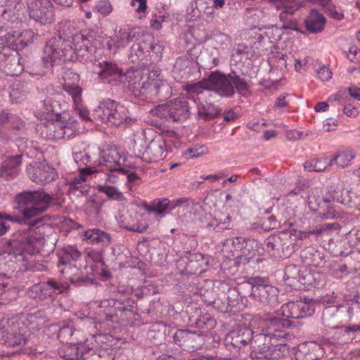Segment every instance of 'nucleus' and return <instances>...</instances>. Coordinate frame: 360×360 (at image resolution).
<instances>
[{
	"instance_id": "b1692460",
	"label": "nucleus",
	"mask_w": 360,
	"mask_h": 360,
	"mask_svg": "<svg viewBox=\"0 0 360 360\" xmlns=\"http://www.w3.org/2000/svg\"><path fill=\"white\" fill-rule=\"evenodd\" d=\"M191 11L188 12V21L205 20L210 22L214 18L213 7L207 5L203 1H195L191 4Z\"/></svg>"
},
{
	"instance_id": "0e129e2a",
	"label": "nucleus",
	"mask_w": 360,
	"mask_h": 360,
	"mask_svg": "<svg viewBox=\"0 0 360 360\" xmlns=\"http://www.w3.org/2000/svg\"><path fill=\"white\" fill-rule=\"evenodd\" d=\"M285 4L284 10L292 14L294 13V12L300 7V3L296 0H285Z\"/></svg>"
},
{
	"instance_id": "5701e85b",
	"label": "nucleus",
	"mask_w": 360,
	"mask_h": 360,
	"mask_svg": "<svg viewBox=\"0 0 360 360\" xmlns=\"http://www.w3.org/2000/svg\"><path fill=\"white\" fill-rule=\"evenodd\" d=\"M166 143L162 137H156L153 139L143 154V159L145 161L158 162L165 158L166 155Z\"/></svg>"
},
{
	"instance_id": "f257e3e1",
	"label": "nucleus",
	"mask_w": 360,
	"mask_h": 360,
	"mask_svg": "<svg viewBox=\"0 0 360 360\" xmlns=\"http://www.w3.org/2000/svg\"><path fill=\"white\" fill-rule=\"evenodd\" d=\"M32 240L30 232L19 231L6 241L0 252V277H11L14 271L27 269L25 250L30 248Z\"/></svg>"
},
{
	"instance_id": "e2e57ef3",
	"label": "nucleus",
	"mask_w": 360,
	"mask_h": 360,
	"mask_svg": "<svg viewBox=\"0 0 360 360\" xmlns=\"http://www.w3.org/2000/svg\"><path fill=\"white\" fill-rule=\"evenodd\" d=\"M66 256H69L72 260H77L81 257V252L75 247L69 246L65 249Z\"/></svg>"
},
{
	"instance_id": "6e6552de",
	"label": "nucleus",
	"mask_w": 360,
	"mask_h": 360,
	"mask_svg": "<svg viewBox=\"0 0 360 360\" xmlns=\"http://www.w3.org/2000/svg\"><path fill=\"white\" fill-rule=\"evenodd\" d=\"M296 231H284L268 237L265 240L268 251L278 259L288 258L296 250L297 241Z\"/></svg>"
},
{
	"instance_id": "a18cd8bd",
	"label": "nucleus",
	"mask_w": 360,
	"mask_h": 360,
	"mask_svg": "<svg viewBox=\"0 0 360 360\" xmlns=\"http://www.w3.org/2000/svg\"><path fill=\"white\" fill-rule=\"evenodd\" d=\"M192 61L187 57L179 58L174 64V68L179 72L189 73Z\"/></svg>"
},
{
	"instance_id": "5fc2aeb1",
	"label": "nucleus",
	"mask_w": 360,
	"mask_h": 360,
	"mask_svg": "<svg viewBox=\"0 0 360 360\" xmlns=\"http://www.w3.org/2000/svg\"><path fill=\"white\" fill-rule=\"evenodd\" d=\"M88 148L89 150L86 153L84 158H83V162L85 164H92L96 165L94 163V160H95L96 158H98V148L93 147L90 148L89 146H88Z\"/></svg>"
},
{
	"instance_id": "412c9836",
	"label": "nucleus",
	"mask_w": 360,
	"mask_h": 360,
	"mask_svg": "<svg viewBox=\"0 0 360 360\" xmlns=\"http://www.w3.org/2000/svg\"><path fill=\"white\" fill-rule=\"evenodd\" d=\"M332 200H336L338 202L346 204L349 202V199H346L342 198V196H339L338 195V191H334L333 193L330 197H323L322 192L318 188H314L311 189L309 191V195L307 197V202L309 209L313 211H317L322 201L328 203Z\"/></svg>"
},
{
	"instance_id": "338daca9",
	"label": "nucleus",
	"mask_w": 360,
	"mask_h": 360,
	"mask_svg": "<svg viewBox=\"0 0 360 360\" xmlns=\"http://www.w3.org/2000/svg\"><path fill=\"white\" fill-rule=\"evenodd\" d=\"M116 303L117 300L115 299H106L101 300L98 306L100 308H103L105 310H106L108 308L110 309L113 308Z\"/></svg>"
},
{
	"instance_id": "864d4df0",
	"label": "nucleus",
	"mask_w": 360,
	"mask_h": 360,
	"mask_svg": "<svg viewBox=\"0 0 360 360\" xmlns=\"http://www.w3.org/2000/svg\"><path fill=\"white\" fill-rule=\"evenodd\" d=\"M235 240L238 242V244L240 243V240H243V242L245 243V245L242 248L243 253L246 252L250 253L252 251H254V248H257L258 245L257 242L254 239L236 238Z\"/></svg>"
},
{
	"instance_id": "aec40b11",
	"label": "nucleus",
	"mask_w": 360,
	"mask_h": 360,
	"mask_svg": "<svg viewBox=\"0 0 360 360\" xmlns=\"http://www.w3.org/2000/svg\"><path fill=\"white\" fill-rule=\"evenodd\" d=\"M64 124L60 121L48 120L37 125V129L46 139H60L65 138Z\"/></svg>"
},
{
	"instance_id": "603ef678",
	"label": "nucleus",
	"mask_w": 360,
	"mask_h": 360,
	"mask_svg": "<svg viewBox=\"0 0 360 360\" xmlns=\"http://www.w3.org/2000/svg\"><path fill=\"white\" fill-rule=\"evenodd\" d=\"M101 207V203L94 198H89L86 202V208L91 214L94 213L96 216L98 215Z\"/></svg>"
},
{
	"instance_id": "4be33fe9",
	"label": "nucleus",
	"mask_w": 360,
	"mask_h": 360,
	"mask_svg": "<svg viewBox=\"0 0 360 360\" xmlns=\"http://www.w3.org/2000/svg\"><path fill=\"white\" fill-rule=\"evenodd\" d=\"M254 336V332L252 329L247 326H239L229 333L226 338V341L234 347L240 348L248 344L251 345Z\"/></svg>"
},
{
	"instance_id": "bb28decb",
	"label": "nucleus",
	"mask_w": 360,
	"mask_h": 360,
	"mask_svg": "<svg viewBox=\"0 0 360 360\" xmlns=\"http://www.w3.org/2000/svg\"><path fill=\"white\" fill-rule=\"evenodd\" d=\"M288 337L274 338L269 349L265 352L262 358L267 359H279L289 354V347L285 343Z\"/></svg>"
},
{
	"instance_id": "f3484780",
	"label": "nucleus",
	"mask_w": 360,
	"mask_h": 360,
	"mask_svg": "<svg viewBox=\"0 0 360 360\" xmlns=\"http://www.w3.org/2000/svg\"><path fill=\"white\" fill-rule=\"evenodd\" d=\"M173 339L175 344L188 351L198 349L204 344V338L202 335L188 330H177L173 335Z\"/></svg>"
},
{
	"instance_id": "dca6fc26",
	"label": "nucleus",
	"mask_w": 360,
	"mask_h": 360,
	"mask_svg": "<svg viewBox=\"0 0 360 360\" xmlns=\"http://www.w3.org/2000/svg\"><path fill=\"white\" fill-rule=\"evenodd\" d=\"M72 44L75 46L74 56H76V52L81 53L82 56H84L85 52L93 54L101 44V37L93 31L86 35L78 33L73 37Z\"/></svg>"
},
{
	"instance_id": "2f4dec72",
	"label": "nucleus",
	"mask_w": 360,
	"mask_h": 360,
	"mask_svg": "<svg viewBox=\"0 0 360 360\" xmlns=\"http://www.w3.org/2000/svg\"><path fill=\"white\" fill-rule=\"evenodd\" d=\"M278 315L282 316V317L276 318L279 319H286L288 321V325L285 326H290V321L288 320L290 318L291 319H302V315H300L299 312V306L297 302H289L282 305L281 309L278 312Z\"/></svg>"
},
{
	"instance_id": "7c9ffc66",
	"label": "nucleus",
	"mask_w": 360,
	"mask_h": 360,
	"mask_svg": "<svg viewBox=\"0 0 360 360\" xmlns=\"http://www.w3.org/2000/svg\"><path fill=\"white\" fill-rule=\"evenodd\" d=\"M207 227L213 228L217 233L223 232L224 230H230L233 227L231 217L229 214L224 216L222 213L214 217H210V220L207 223Z\"/></svg>"
},
{
	"instance_id": "20e7f679",
	"label": "nucleus",
	"mask_w": 360,
	"mask_h": 360,
	"mask_svg": "<svg viewBox=\"0 0 360 360\" xmlns=\"http://www.w3.org/2000/svg\"><path fill=\"white\" fill-rule=\"evenodd\" d=\"M53 196L43 191H26L15 195L16 208L23 218L30 219L46 212L50 206Z\"/></svg>"
},
{
	"instance_id": "680f3d73",
	"label": "nucleus",
	"mask_w": 360,
	"mask_h": 360,
	"mask_svg": "<svg viewBox=\"0 0 360 360\" xmlns=\"http://www.w3.org/2000/svg\"><path fill=\"white\" fill-rule=\"evenodd\" d=\"M326 8V12L329 15L331 18L340 20L343 18L344 15L342 13L338 12L335 9H334L332 5L330 4V1L326 6H322Z\"/></svg>"
},
{
	"instance_id": "774afa93",
	"label": "nucleus",
	"mask_w": 360,
	"mask_h": 360,
	"mask_svg": "<svg viewBox=\"0 0 360 360\" xmlns=\"http://www.w3.org/2000/svg\"><path fill=\"white\" fill-rule=\"evenodd\" d=\"M127 180L128 182L131 184V186L139 185L141 181L140 177L136 172H134L127 173Z\"/></svg>"
},
{
	"instance_id": "0eeeda50",
	"label": "nucleus",
	"mask_w": 360,
	"mask_h": 360,
	"mask_svg": "<svg viewBox=\"0 0 360 360\" xmlns=\"http://www.w3.org/2000/svg\"><path fill=\"white\" fill-rule=\"evenodd\" d=\"M127 108L114 100L107 99L100 103L92 113L94 120L111 126L120 127L127 122L129 117Z\"/></svg>"
},
{
	"instance_id": "4d7b16f0",
	"label": "nucleus",
	"mask_w": 360,
	"mask_h": 360,
	"mask_svg": "<svg viewBox=\"0 0 360 360\" xmlns=\"http://www.w3.org/2000/svg\"><path fill=\"white\" fill-rule=\"evenodd\" d=\"M25 125L24 122L17 115H10L7 126L14 129H20Z\"/></svg>"
},
{
	"instance_id": "7ed1b4c3",
	"label": "nucleus",
	"mask_w": 360,
	"mask_h": 360,
	"mask_svg": "<svg viewBox=\"0 0 360 360\" xmlns=\"http://www.w3.org/2000/svg\"><path fill=\"white\" fill-rule=\"evenodd\" d=\"M288 325L286 319H279L275 316L265 318L261 332L255 334L251 342L252 353H255L257 358H262L274 338L290 337L283 330Z\"/></svg>"
},
{
	"instance_id": "c85d7f7f",
	"label": "nucleus",
	"mask_w": 360,
	"mask_h": 360,
	"mask_svg": "<svg viewBox=\"0 0 360 360\" xmlns=\"http://www.w3.org/2000/svg\"><path fill=\"white\" fill-rule=\"evenodd\" d=\"M326 18L315 9H312L305 20V27L310 33L321 32L325 27Z\"/></svg>"
},
{
	"instance_id": "f8f14e48",
	"label": "nucleus",
	"mask_w": 360,
	"mask_h": 360,
	"mask_svg": "<svg viewBox=\"0 0 360 360\" xmlns=\"http://www.w3.org/2000/svg\"><path fill=\"white\" fill-rule=\"evenodd\" d=\"M25 342L26 338L15 319L4 318L0 321V344L8 347H22Z\"/></svg>"
},
{
	"instance_id": "a19ab883",
	"label": "nucleus",
	"mask_w": 360,
	"mask_h": 360,
	"mask_svg": "<svg viewBox=\"0 0 360 360\" xmlns=\"http://www.w3.org/2000/svg\"><path fill=\"white\" fill-rule=\"evenodd\" d=\"M63 89L71 96L74 105H79V103H82V89L79 85L65 82L63 85Z\"/></svg>"
},
{
	"instance_id": "6ab92c4d",
	"label": "nucleus",
	"mask_w": 360,
	"mask_h": 360,
	"mask_svg": "<svg viewBox=\"0 0 360 360\" xmlns=\"http://www.w3.org/2000/svg\"><path fill=\"white\" fill-rule=\"evenodd\" d=\"M30 178L36 183H47L56 177V173L52 167L46 162H39L30 165L27 169Z\"/></svg>"
},
{
	"instance_id": "f704fd0d",
	"label": "nucleus",
	"mask_w": 360,
	"mask_h": 360,
	"mask_svg": "<svg viewBox=\"0 0 360 360\" xmlns=\"http://www.w3.org/2000/svg\"><path fill=\"white\" fill-rule=\"evenodd\" d=\"M18 291L10 282L0 283V304H8L17 297Z\"/></svg>"
},
{
	"instance_id": "4c0bfd02",
	"label": "nucleus",
	"mask_w": 360,
	"mask_h": 360,
	"mask_svg": "<svg viewBox=\"0 0 360 360\" xmlns=\"http://www.w3.org/2000/svg\"><path fill=\"white\" fill-rule=\"evenodd\" d=\"M189 319L192 325H195L197 328L201 329L210 330L216 325L215 320L207 313L197 318L190 317Z\"/></svg>"
},
{
	"instance_id": "2eb2a0df",
	"label": "nucleus",
	"mask_w": 360,
	"mask_h": 360,
	"mask_svg": "<svg viewBox=\"0 0 360 360\" xmlns=\"http://www.w3.org/2000/svg\"><path fill=\"white\" fill-rule=\"evenodd\" d=\"M68 288L67 285L59 284L54 280H49L33 285L27 291V295L30 298L43 300L51 297L53 293L65 292Z\"/></svg>"
},
{
	"instance_id": "ea45409f",
	"label": "nucleus",
	"mask_w": 360,
	"mask_h": 360,
	"mask_svg": "<svg viewBox=\"0 0 360 360\" xmlns=\"http://www.w3.org/2000/svg\"><path fill=\"white\" fill-rule=\"evenodd\" d=\"M301 258L304 263L315 265L321 259V256L315 247L309 246L301 252Z\"/></svg>"
},
{
	"instance_id": "69168bd1",
	"label": "nucleus",
	"mask_w": 360,
	"mask_h": 360,
	"mask_svg": "<svg viewBox=\"0 0 360 360\" xmlns=\"http://www.w3.org/2000/svg\"><path fill=\"white\" fill-rule=\"evenodd\" d=\"M96 8L98 11L103 15H108L112 11L111 5L107 1H101L98 4Z\"/></svg>"
},
{
	"instance_id": "9b49d317",
	"label": "nucleus",
	"mask_w": 360,
	"mask_h": 360,
	"mask_svg": "<svg viewBox=\"0 0 360 360\" xmlns=\"http://www.w3.org/2000/svg\"><path fill=\"white\" fill-rule=\"evenodd\" d=\"M139 72V77L136 79H129L127 84L130 91L136 97L146 99L151 98L159 94L162 88H167V85L160 80L150 79L146 78L143 79L141 77V72L139 70H134Z\"/></svg>"
},
{
	"instance_id": "e433bc0d",
	"label": "nucleus",
	"mask_w": 360,
	"mask_h": 360,
	"mask_svg": "<svg viewBox=\"0 0 360 360\" xmlns=\"http://www.w3.org/2000/svg\"><path fill=\"white\" fill-rule=\"evenodd\" d=\"M27 321L30 330H38L41 328L46 323L45 313L43 311H38L34 314H30Z\"/></svg>"
},
{
	"instance_id": "f03ea898",
	"label": "nucleus",
	"mask_w": 360,
	"mask_h": 360,
	"mask_svg": "<svg viewBox=\"0 0 360 360\" xmlns=\"http://www.w3.org/2000/svg\"><path fill=\"white\" fill-rule=\"evenodd\" d=\"M185 89L188 93L199 94L203 89L212 90L225 96H232L236 90L240 94L246 95L248 85L244 79L232 72L227 76L219 72H212L207 79L187 84Z\"/></svg>"
},
{
	"instance_id": "39448f33",
	"label": "nucleus",
	"mask_w": 360,
	"mask_h": 360,
	"mask_svg": "<svg viewBox=\"0 0 360 360\" xmlns=\"http://www.w3.org/2000/svg\"><path fill=\"white\" fill-rule=\"evenodd\" d=\"M195 104V101L193 98H176L157 106L151 110V113L168 121L184 122L189 117L191 110Z\"/></svg>"
},
{
	"instance_id": "6e6d98bb",
	"label": "nucleus",
	"mask_w": 360,
	"mask_h": 360,
	"mask_svg": "<svg viewBox=\"0 0 360 360\" xmlns=\"http://www.w3.org/2000/svg\"><path fill=\"white\" fill-rule=\"evenodd\" d=\"M73 330L70 327H63L58 332V338L62 342L68 343L71 341Z\"/></svg>"
},
{
	"instance_id": "bf43d9fd",
	"label": "nucleus",
	"mask_w": 360,
	"mask_h": 360,
	"mask_svg": "<svg viewBox=\"0 0 360 360\" xmlns=\"http://www.w3.org/2000/svg\"><path fill=\"white\" fill-rule=\"evenodd\" d=\"M75 105V110H76L77 113L80 116V117L84 120L87 121H92L94 117L91 118L89 117V110L84 108L82 103H79V105Z\"/></svg>"
},
{
	"instance_id": "a878e982",
	"label": "nucleus",
	"mask_w": 360,
	"mask_h": 360,
	"mask_svg": "<svg viewBox=\"0 0 360 360\" xmlns=\"http://www.w3.org/2000/svg\"><path fill=\"white\" fill-rule=\"evenodd\" d=\"M21 155H18L4 160L0 168V178L10 180L17 176L21 165Z\"/></svg>"
},
{
	"instance_id": "09e8293b",
	"label": "nucleus",
	"mask_w": 360,
	"mask_h": 360,
	"mask_svg": "<svg viewBox=\"0 0 360 360\" xmlns=\"http://www.w3.org/2000/svg\"><path fill=\"white\" fill-rule=\"evenodd\" d=\"M122 226L127 230L137 233H143L148 228L147 222L143 219L139 220L135 224L122 225Z\"/></svg>"
},
{
	"instance_id": "4468645a",
	"label": "nucleus",
	"mask_w": 360,
	"mask_h": 360,
	"mask_svg": "<svg viewBox=\"0 0 360 360\" xmlns=\"http://www.w3.org/2000/svg\"><path fill=\"white\" fill-rule=\"evenodd\" d=\"M25 2L30 18L41 24L53 21L54 11L50 0H26Z\"/></svg>"
},
{
	"instance_id": "052dcab7",
	"label": "nucleus",
	"mask_w": 360,
	"mask_h": 360,
	"mask_svg": "<svg viewBox=\"0 0 360 360\" xmlns=\"http://www.w3.org/2000/svg\"><path fill=\"white\" fill-rule=\"evenodd\" d=\"M317 75L321 80L327 82L332 77L331 70L326 66L323 65L317 70Z\"/></svg>"
},
{
	"instance_id": "c756f323",
	"label": "nucleus",
	"mask_w": 360,
	"mask_h": 360,
	"mask_svg": "<svg viewBox=\"0 0 360 360\" xmlns=\"http://www.w3.org/2000/svg\"><path fill=\"white\" fill-rule=\"evenodd\" d=\"M170 332V328L163 323L153 324L148 331V337L156 345H161Z\"/></svg>"
},
{
	"instance_id": "cd10ccee",
	"label": "nucleus",
	"mask_w": 360,
	"mask_h": 360,
	"mask_svg": "<svg viewBox=\"0 0 360 360\" xmlns=\"http://www.w3.org/2000/svg\"><path fill=\"white\" fill-rule=\"evenodd\" d=\"M186 262V271L191 274H196L205 271L208 265L209 258L199 252L188 253Z\"/></svg>"
},
{
	"instance_id": "c03bdc74",
	"label": "nucleus",
	"mask_w": 360,
	"mask_h": 360,
	"mask_svg": "<svg viewBox=\"0 0 360 360\" xmlns=\"http://www.w3.org/2000/svg\"><path fill=\"white\" fill-rule=\"evenodd\" d=\"M137 34H139L136 29H132L129 32H120L119 34L117 36L118 39L116 41V44L117 47H124L128 43L131 41L134 38H136Z\"/></svg>"
},
{
	"instance_id": "393cba45",
	"label": "nucleus",
	"mask_w": 360,
	"mask_h": 360,
	"mask_svg": "<svg viewBox=\"0 0 360 360\" xmlns=\"http://www.w3.org/2000/svg\"><path fill=\"white\" fill-rule=\"evenodd\" d=\"M18 39L16 32L0 29V62L10 56L11 51L15 50V43Z\"/></svg>"
},
{
	"instance_id": "3c124183",
	"label": "nucleus",
	"mask_w": 360,
	"mask_h": 360,
	"mask_svg": "<svg viewBox=\"0 0 360 360\" xmlns=\"http://www.w3.org/2000/svg\"><path fill=\"white\" fill-rule=\"evenodd\" d=\"M292 13L286 12V11H283L280 13L279 18L281 21L285 22V23L283 25V27L285 29H296V22L289 18V16L291 15Z\"/></svg>"
},
{
	"instance_id": "37998d69",
	"label": "nucleus",
	"mask_w": 360,
	"mask_h": 360,
	"mask_svg": "<svg viewBox=\"0 0 360 360\" xmlns=\"http://www.w3.org/2000/svg\"><path fill=\"white\" fill-rule=\"evenodd\" d=\"M99 191L104 193L107 196L112 200L122 202L125 200V197L117 188L111 186H99Z\"/></svg>"
},
{
	"instance_id": "1a4fd4ad",
	"label": "nucleus",
	"mask_w": 360,
	"mask_h": 360,
	"mask_svg": "<svg viewBox=\"0 0 360 360\" xmlns=\"http://www.w3.org/2000/svg\"><path fill=\"white\" fill-rule=\"evenodd\" d=\"M251 288V296L264 305L275 307L278 304L277 288L265 283L264 279L260 277H250L245 282Z\"/></svg>"
},
{
	"instance_id": "8fccbe9b",
	"label": "nucleus",
	"mask_w": 360,
	"mask_h": 360,
	"mask_svg": "<svg viewBox=\"0 0 360 360\" xmlns=\"http://www.w3.org/2000/svg\"><path fill=\"white\" fill-rule=\"evenodd\" d=\"M278 226V222L274 216H269L266 218H264L261 224L262 229L265 231L276 229Z\"/></svg>"
},
{
	"instance_id": "423d86ee",
	"label": "nucleus",
	"mask_w": 360,
	"mask_h": 360,
	"mask_svg": "<svg viewBox=\"0 0 360 360\" xmlns=\"http://www.w3.org/2000/svg\"><path fill=\"white\" fill-rule=\"evenodd\" d=\"M72 42L63 39L60 36L51 38L44 48L42 61L46 67H52L61 61L74 60Z\"/></svg>"
},
{
	"instance_id": "de8ad7c7",
	"label": "nucleus",
	"mask_w": 360,
	"mask_h": 360,
	"mask_svg": "<svg viewBox=\"0 0 360 360\" xmlns=\"http://www.w3.org/2000/svg\"><path fill=\"white\" fill-rule=\"evenodd\" d=\"M317 347L318 346L314 343H309V345L304 344L300 346L296 354H301L302 358H307L308 354L311 353L313 354L314 356L313 360H317V357L315 353V350Z\"/></svg>"
},
{
	"instance_id": "79ce46f5",
	"label": "nucleus",
	"mask_w": 360,
	"mask_h": 360,
	"mask_svg": "<svg viewBox=\"0 0 360 360\" xmlns=\"http://www.w3.org/2000/svg\"><path fill=\"white\" fill-rule=\"evenodd\" d=\"M169 203L170 200L168 198L156 199L146 207V210L150 212L163 214L168 208Z\"/></svg>"
},
{
	"instance_id": "58836bf2",
	"label": "nucleus",
	"mask_w": 360,
	"mask_h": 360,
	"mask_svg": "<svg viewBox=\"0 0 360 360\" xmlns=\"http://www.w3.org/2000/svg\"><path fill=\"white\" fill-rule=\"evenodd\" d=\"M354 156V153L350 150L339 152L334 155L328 165H331L334 162H336L339 167L344 168L349 165Z\"/></svg>"
},
{
	"instance_id": "49530a36",
	"label": "nucleus",
	"mask_w": 360,
	"mask_h": 360,
	"mask_svg": "<svg viewBox=\"0 0 360 360\" xmlns=\"http://www.w3.org/2000/svg\"><path fill=\"white\" fill-rule=\"evenodd\" d=\"M327 167L328 165H321V161L318 159L307 161L304 164V169L309 172H323Z\"/></svg>"
},
{
	"instance_id": "9d476101",
	"label": "nucleus",
	"mask_w": 360,
	"mask_h": 360,
	"mask_svg": "<svg viewBox=\"0 0 360 360\" xmlns=\"http://www.w3.org/2000/svg\"><path fill=\"white\" fill-rule=\"evenodd\" d=\"M317 278L314 277L310 271L305 268L295 264H290L284 269L285 283L295 290H299L302 285H319L321 280V275L317 274Z\"/></svg>"
},
{
	"instance_id": "473e14b6",
	"label": "nucleus",
	"mask_w": 360,
	"mask_h": 360,
	"mask_svg": "<svg viewBox=\"0 0 360 360\" xmlns=\"http://www.w3.org/2000/svg\"><path fill=\"white\" fill-rule=\"evenodd\" d=\"M221 110L211 103L206 102L201 104L198 108V117L205 121H208L218 117Z\"/></svg>"
},
{
	"instance_id": "ddd939ff",
	"label": "nucleus",
	"mask_w": 360,
	"mask_h": 360,
	"mask_svg": "<svg viewBox=\"0 0 360 360\" xmlns=\"http://www.w3.org/2000/svg\"><path fill=\"white\" fill-rule=\"evenodd\" d=\"M100 68L101 70L99 72V77L109 84L117 82L125 84L129 79H136L139 76V72L131 70L122 73V70L116 64L111 62L103 61L100 63Z\"/></svg>"
},
{
	"instance_id": "a211bd4d",
	"label": "nucleus",
	"mask_w": 360,
	"mask_h": 360,
	"mask_svg": "<svg viewBox=\"0 0 360 360\" xmlns=\"http://www.w3.org/2000/svg\"><path fill=\"white\" fill-rule=\"evenodd\" d=\"M122 158L118 150L112 147L100 150L98 148V158L94 160V163L98 166H105L110 171H120L127 173L124 169L120 167Z\"/></svg>"
},
{
	"instance_id": "c9c22d12",
	"label": "nucleus",
	"mask_w": 360,
	"mask_h": 360,
	"mask_svg": "<svg viewBox=\"0 0 360 360\" xmlns=\"http://www.w3.org/2000/svg\"><path fill=\"white\" fill-rule=\"evenodd\" d=\"M79 343L70 342V345L60 349L58 351L60 356L65 360H79L83 356V352H79Z\"/></svg>"
},
{
	"instance_id": "72a5a7b5",
	"label": "nucleus",
	"mask_w": 360,
	"mask_h": 360,
	"mask_svg": "<svg viewBox=\"0 0 360 360\" xmlns=\"http://www.w3.org/2000/svg\"><path fill=\"white\" fill-rule=\"evenodd\" d=\"M84 236L86 240H89L91 243H102L107 245L111 242V237L108 233L97 229L87 230Z\"/></svg>"
},
{
	"instance_id": "13d9d810",
	"label": "nucleus",
	"mask_w": 360,
	"mask_h": 360,
	"mask_svg": "<svg viewBox=\"0 0 360 360\" xmlns=\"http://www.w3.org/2000/svg\"><path fill=\"white\" fill-rule=\"evenodd\" d=\"M297 304L299 306V312L300 315H302V319L305 316H311L314 313V309L309 304L302 301H297Z\"/></svg>"
}]
</instances>
